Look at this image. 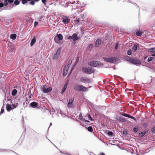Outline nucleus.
Returning <instances> with one entry per match:
<instances>
[{"label": "nucleus", "mask_w": 155, "mask_h": 155, "mask_svg": "<svg viewBox=\"0 0 155 155\" xmlns=\"http://www.w3.org/2000/svg\"><path fill=\"white\" fill-rule=\"evenodd\" d=\"M89 88L86 87L82 85L75 84L74 86V89L77 91L86 92L88 91Z\"/></svg>", "instance_id": "f257e3e1"}, {"label": "nucleus", "mask_w": 155, "mask_h": 155, "mask_svg": "<svg viewBox=\"0 0 155 155\" xmlns=\"http://www.w3.org/2000/svg\"><path fill=\"white\" fill-rule=\"evenodd\" d=\"M80 81L83 82L86 84H88L89 88L91 87L93 85H92L93 80L92 78H81Z\"/></svg>", "instance_id": "f03ea898"}, {"label": "nucleus", "mask_w": 155, "mask_h": 155, "mask_svg": "<svg viewBox=\"0 0 155 155\" xmlns=\"http://www.w3.org/2000/svg\"><path fill=\"white\" fill-rule=\"evenodd\" d=\"M82 70L85 73L88 74H90L91 73H94L95 71L94 68L91 67H89L87 68L83 67L82 68Z\"/></svg>", "instance_id": "7ed1b4c3"}, {"label": "nucleus", "mask_w": 155, "mask_h": 155, "mask_svg": "<svg viewBox=\"0 0 155 155\" xmlns=\"http://www.w3.org/2000/svg\"><path fill=\"white\" fill-rule=\"evenodd\" d=\"M104 60L106 61L111 63H115L117 61V59L114 57L110 58L103 57Z\"/></svg>", "instance_id": "20e7f679"}, {"label": "nucleus", "mask_w": 155, "mask_h": 155, "mask_svg": "<svg viewBox=\"0 0 155 155\" xmlns=\"http://www.w3.org/2000/svg\"><path fill=\"white\" fill-rule=\"evenodd\" d=\"M46 85H43L41 86V90L43 93H48L51 92L52 90L51 87H48L46 88Z\"/></svg>", "instance_id": "39448f33"}, {"label": "nucleus", "mask_w": 155, "mask_h": 155, "mask_svg": "<svg viewBox=\"0 0 155 155\" xmlns=\"http://www.w3.org/2000/svg\"><path fill=\"white\" fill-rule=\"evenodd\" d=\"M101 62L99 61H94L89 62L88 64L91 66L97 67L101 65Z\"/></svg>", "instance_id": "423d86ee"}, {"label": "nucleus", "mask_w": 155, "mask_h": 155, "mask_svg": "<svg viewBox=\"0 0 155 155\" xmlns=\"http://www.w3.org/2000/svg\"><path fill=\"white\" fill-rule=\"evenodd\" d=\"M70 19L69 17L64 16L62 18V22L64 24H67L69 23L70 21Z\"/></svg>", "instance_id": "0eeeda50"}, {"label": "nucleus", "mask_w": 155, "mask_h": 155, "mask_svg": "<svg viewBox=\"0 0 155 155\" xmlns=\"http://www.w3.org/2000/svg\"><path fill=\"white\" fill-rule=\"evenodd\" d=\"M30 106L31 107L35 108H38L41 107V106H39L38 103L35 102H32L30 104Z\"/></svg>", "instance_id": "6e6552de"}, {"label": "nucleus", "mask_w": 155, "mask_h": 155, "mask_svg": "<svg viewBox=\"0 0 155 155\" xmlns=\"http://www.w3.org/2000/svg\"><path fill=\"white\" fill-rule=\"evenodd\" d=\"M61 49L59 48L57 50V52L52 57L53 59H56L58 58L61 53Z\"/></svg>", "instance_id": "1a4fd4ad"}, {"label": "nucleus", "mask_w": 155, "mask_h": 155, "mask_svg": "<svg viewBox=\"0 0 155 155\" xmlns=\"http://www.w3.org/2000/svg\"><path fill=\"white\" fill-rule=\"evenodd\" d=\"M121 115L123 116L124 117H127L130 118H131L132 119L134 120L136 122H137V121L136 120V119L134 117H133L132 116H131V115L129 114H127L125 113L122 112L121 114Z\"/></svg>", "instance_id": "9d476101"}, {"label": "nucleus", "mask_w": 155, "mask_h": 155, "mask_svg": "<svg viewBox=\"0 0 155 155\" xmlns=\"http://www.w3.org/2000/svg\"><path fill=\"white\" fill-rule=\"evenodd\" d=\"M57 38H58L59 40H62L63 39L62 35L61 34H59L57 35V37H56V36L54 38V40L55 42L56 43H58Z\"/></svg>", "instance_id": "9b49d317"}, {"label": "nucleus", "mask_w": 155, "mask_h": 155, "mask_svg": "<svg viewBox=\"0 0 155 155\" xmlns=\"http://www.w3.org/2000/svg\"><path fill=\"white\" fill-rule=\"evenodd\" d=\"M68 69V68H66V67H64L63 72V75L64 77L67 74Z\"/></svg>", "instance_id": "f8f14e48"}, {"label": "nucleus", "mask_w": 155, "mask_h": 155, "mask_svg": "<svg viewBox=\"0 0 155 155\" xmlns=\"http://www.w3.org/2000/svg\"><path fill=\"white\" fill-rule=\"evenodd\" d=\"M74 99L73 98H70L69 99L68 104V107H71V105L74 101Z\"/></svg>", "instance_id": "ddd939ff"}, {"label": "nucleus", "mask_w": 155, "mask_h": 155, "mask_svg": "<svg viewBox=\"0 0 155 155\" xmlns=\"http://www.w3.org/2000/svg\"><path fill=\"white\" fill-rule=\"evenodd\" d=\"M147 131V130H144L143 132L139 133V137H143L145 135Z\"/></svg>", "instance_id": "4468645a"}, {"label": "nucleus", "mask_w": 155, "mask_h": 155, "mask_svg": "<svg viewBox=\"0 0 155 155\" xmlns=\"http://www.w3.org/2000/svg\"><path fill=\"white\" fill-rule=\"evenodd\" d=\"M101 42V40L99 39H97L95 43V46L96 47H98Z\"/></svg>", "instance_id": "2eb2a0df"}, {"label": "nucleus", "mask_w": 155, "mask_h": 155, "mask_svg": "<svg viewBox=\"0 0 155 155\" xmlns=\"http://www.w3.org/2000/svg\"><path fill=\"white\" fill-rule=\"evenodd\" d=\"M138 45H139L138 44H137V45H134L132 48V51L133 52H135L137 50Z\"/></svg>", "instance_id": "dca6fc26"}, {"label": "nucleus", "mask_w": 155, "mask_h": 155, "mask_svg": "<svg viewBox=\"0 0 155 155\" xmlns=\"http://www.w3.org/2000/svg\"><path fill=\"white\" fill-rule=\"evenodd\" d=\"M6 108L7 111L8 112L10 111L12 109L11 106L8 104H7Z\"/></svg>", "instance_id": "f3484780"}, {"label": "nucleus", "mask_w": 155, "mask_h": 155, "mask_svg": "<svg viewBox=\"0 0 155 155\" xmlns=\"http://www.w3.org/2000/svg\"><path fill=\"white\" fill-rule=\"evenodd\" d=\"M36 41V39L35 37H34L31 41L30 43V45L31 46H32L35 43Z\"/></svg>", "instance_id": "a211bd4d"}, {"label": "nucleus", "mask_w": 155, "mask_h": 155, "mask_svg": "<svg viewBox=\"0 0 155 155\" xmlns=\"http://www.w3.org/2000/svg\"><path fill=\"white\" fill-rule=\"evenodd\" d=\"M17 93V91L16 89H14L12 91V94L13 96H15Z\"/></svg>", "instance_id": "6ab92c4d"}, {"label": "nucleus", "mask_w": 155, "mask_h": 155, "mask_svg": "<svg viewBox=\"0 0 155 155\" xmlns=\"http://www.w3.org/2000/svg\"><path fill=\"white\" fill-rule=\"evenodd\" d=\"M72 37H73V41H76L78 39V37L77 36V34L75 33H74L73 34Z\"/></svg>", "instance_id": "aec40b11"}, {"label": "nucleus", "mask_w": 155, "mask_h": 155, "mask_svg": "<svg viewBox=\"0 0 155 155\" xmlns=\"http://www.w3.org/2000/svg\"><path fill=\"white\" fill-rule=\"evenodd\" d=\"M67 84H64V86L62 88V91H61V93H63L66 90L67 87Z\"/></svg>", "instance_id": "412c9836"}, {"label": "nucleus", "mask_w": 155, "mask_h": 155, "mask_svg": "<svg viewBox=\"0 0 155 155\" xmlns=\"http://www.w3.org/2000/svg\"><path fill=\"white\" fill-rule=\"evenodd\" d=\"M71 62H72L71 60H69L67 64V65H65L64 67H66V68H69L70 67V66Z\"/></svg>", "instance_id": "4be33fe9"}, {"label": "nucleus", "mask_w": 155, "mask_h": 155, "mask_svg": "<svg viewBox=\"0 0 155 155\" xmlns=\"http://www.w3.org/2000/svg\"><path fill=\"white\" fill-rule=\"evenodd\" d=\"M18 105V103H16L15 104H12L11 106L12 109H14L16 108Z\"/></svg>", "instance_id": "5701e85b"}, {"label": "nucleus", "mask_w": 155, "mask_h": 155, "mask_svg": "<svg viewBox=\"0 0 155 155\" xmlns=\"http://www.w3.org/2000/svg\"><path fill=\"white\" fill-rule=\"evenodd\" d=\"M143 33V32H142V31H139L136 32V34L137 36H140Z\"/></svg>", "instance_id": "b1692460"}, {"label": "nucleus", "mask_w": 155, "mask_h": 155, "mask_svg": "<svg viewBox=\"0 0 155 155\" xmlns=\"http://www.w3.org/2000/svg\"><path fill=\"white\" fill-rule=\"evenodd\" d=\"M16 36L15 34H12L11 35V38L13 40H15L16 38Z\"/></svg>", "instance_id": "393cba45"}, {"label": "nucleus", "mask_w": 155, "mask_h": 155, "mask_svg": "<svg viewBox=\"0 0 155 155\" xmlns=\"http://www.w3.org/2000/svg\"><path fill=\"white\" fill-rule=\"evenodd\" d=\"M132 62L134 64H138L139 61L137 60L132 59Z\"/></svg>", "instance_id": "a878e982"}, {"label": "nucleus", "mask_w": 155, "mask_h": 155, "mask_svg": "<svg viewBox=\"0 0 155 155\" xmlns=\"http://www.w3.org/2000/svg\"><path fill=\"white\" fill-rule=\"evenodd\" d=\"M148 51L150 52L154 53L155 52V48H153L148 49Z\"/></svg>", "instance_id": "bb28decb"}, {"label": "nucleus", "mask_w": 155, "mask_h": 155, "mask_svg": "<svg viewBox=\"0 0 155 155\" xmlns=\"http://www.w3.org/2000/svg\"><path fill=\"white\" fill-rule=\"evenodd\" d=\"M118 120H119L123 122H124L126 121L125 119L122 117H119Z\"/></svg>", "instance_id": "cd10ccee"}, {"label": "nucleus", "mask_w": 155, "mask_h": 155, "mask_svg": "<svg viewBox=\"0 0 155 155\" xmlns=\"http://www.w3.org/2000/svg\"><path fill=\"white\" fill-rule=\"evenodd\" d=\"M87 129L88 131L90 132H92L93 131V129L92 126H89Z\"/></svg>", "instance_id": "c85d7f7f"}, {"label": "nucleus", "mask_w": 155, "mask_h": 155, "mask_svg": "<svg viewBox=\"0 0 155 155\" xmlns=\"http://www.w3.org/2000/svg\"><path fill=\"white\" fill-rule=\"evenodd\" d=\"M79 119L82 121H84V118L82 116L81 114V113L79 115Z\"/></svg>", "instance_id": "c756f323"}, {"label": "nucleus", "mask_w": 155, "mask_h": 155, "mask_svg": "<svg viewBox=\"0 0 155 155\" xmlns=\"http://www.w3.org/2000/svg\"><path fill=\"white\" fill-rule=\"evenodd\" d=\"M133 131L134 133H137L138 130V127H135L133 128Z\"/></svg>", "instance_id": "7c9ffc66"}, {"label": "nucleus", "mask_w": 155, "mask_h": 155, "mask_svg": "<svg viewBox=\"0 0 155 155\" xmlns=\"http://www.w3.org/2000/svg\"><path fill=\"white\" fill-rule=\"evenodd\" d=\"M107 134L110 137H112L113 136V133L112 131H108L107 133Z\"/></svg>", "instance_id": "2f4dec72"}, {"label": "nucleus", "mask_w": 155, "mask_h": 155, "mask_svg": "<svg viewBox=\"0 0 155 155\" xmlns=\"http://www.w3.org/2000/svg\"><path fill=\"white\" fill-rule=\"evenodd\" d=\"M19 2L18 0H16L14 2V4L15 5H19Z\"/></svg>", "instance_id": "473e14b6"}, {"label": "nucleus", "mask_w": 155, "mask_h": 155, "mask_svg": "<svg viewBox=\"0 0 155 155\" xmlns=\"http://www.w3.org/2000/svg\"><path fill=\"white\" fill-rule=\"evenodd\" d=\"M93 47V45L92 44H91L89 45V46L87 47V49L88 50H91Z\"/></svg>", "instance_id": "72a5a7b5"}, {"label": "nucleus", "mask_w": 155, "mask_h": 155, "mask_svg": "<svg viewBox=\"0 0 155 155\" xmlns=\"http://www.w3.org/2000/svg\"><path fill=\"white\" fill-rule=\"evenodd\" d=\"M8 1L7 0H5L4 2V5L5 6H7L8 5Z\"/></svg>", "instance_id": "f704fd0d"}, {"label": "nucleus", "mask_w": 155, "mask_h": 155, "mask_svg": "<svg viewBox=\"0 0 155 155\" xmlns=\"http://www.w3.org/2000/svg\"><path fill=\"white\" fill-rule=\"evenodd\" d=\"M87 117L89 120L91 121H93L94 120L92 119L91 116L90 114H88L87 116Z\"/></svg>", "instance_id": "c9c22d12"}, {"label": "nucleus", "mask_w": 155, "mask_h": 155, "mask_svg": "<svg viewBox=\"0 0 155 155\" xmlns=\"http://www.w3.org/2000/svg\"><path fill=\"white\" fill-rule=\"evenodd\" d=\"M151 83H152L153 84H155V78H152L151 79Z\"/></svg>", "instance_id": "e433bc0d"}, {"label": "nucleus", "mask_w": 155, "mask_h": 155, "mask_svg": "<svg viewBox=\"0 0 155 155\" xmlns=\"http://www.w3.org/2000/svg\"><path fill=\"white\" fill-rule=\"evenodd\" d=\"M123 134L124 135L126 136L127 134V132L126 130H124L123 131Z\"/></svg>", "instance_id": "4c0bfd02"}, {"label": "nucleus", "mask_w": 155, "mask_h": 155, "mask_svg": "<svg viewBox=\"0 0 155 155\" xmlns=\"http://www.w3.org/2000/svg\"><path fill=\"white\" fill-rule=\"evenodd\" d=\"M4 111V107H2L1 110L0 112V114H2Z\"/></svg>", "instance_id": "58836bf2"}, {"label": "nucleus", "mask_w": 155, "mask_h": 155, "mask_svg": "<svg viewBox=\"0 0 155 155\" xmlns=\"http://www.w3.org/2000/svg\"><path fill=\"white\" fill-rule=\"evenodd\" d=\"M153 59V58L151 57H150L148 58L147 61L148 62L152 60Z\"/></svg>", "instance_id": "ea45409f"}, {"label": "nucleus", "mask_w": 155, "mask_h": 155, "mask_svg": "<svg viewBox=\"0 0 155 155\" xmlns=\"http://www.w3.org/2000/svg\"><path fill=\"white\" fill-rule=\"evenodd\" d=\"M127 54L128 55H130L131 54V50H129L127 51Z\"/></svg>", "instance_id": "a19ab883"}, {"label": "nucleus", "mask_w": 155, "mask_h": 155, "mask_svg": "<svg viewBox=\"0 0 155 155\" xmlns=\"http://www.w3.org/2000/svg\"><path fill=\"white\" fill-rule=\"evenodd\" d=\"M42 2L45 5H46V2H47L46 0H41Z\"/></svg>", "instance_id": "79ce46f5"}, {"label": "nucleus", "mask_w": 155, "mask_h": 155, "mask_svg": "<svg viewBox=\"0 0 155 155\" xmlns=\"http://www.w3.org/2000/svg\"><path fill=\"white\" fill-rule=\"evenodd\" d=\"M8 2L11 3L13 2L14 0H7Z\"/></svg>", "instance_id": "37998d69"}, {"label": "nucleus", "mask_w": 155, "mask_h": 155, "mask_svg": "<svg viewBox=\"0 0 155 155\" xmlns=\"http://www.w3.org/2000/svg\"><path fill=\"white\" fill-rule=\"evenodd\" d=\"M136 80V79H135V78H134V80L132 81H130V83H136L135 82V81Z\"/></svg>", "instance_id": "c03bdc74"}, {"label": "nucleus", "mask_w": 155, "mask_h": 155, "mask_svg": "<svg viewBox=\"0 0 155 155\" xmlns=\"http://www.w3.org/2000/svg\"><path fill=\"white\" fill-rule=\"evenodd\" d=\"M151 131L152 132H154L155 133V128L154 127H153L151 129Z\"/></svg>", "instance_id": "a18cd8bd"}, {"label": "nucleus", "mask_w": 155, "mask_h": 155, "mask_svg": "<svg viewBox=\"0 0 155 155\" xmlns=\"http://www.w3.org/2000/svg\"><path fill=\"white\" fill-rule=\"evenodd\" d=\"M4 6V4L2 3H0V7H3Z\"/></svg>", "instance_id": "49530a36"}, {"label": "nucleus", "mask_w": 155, "mask_h": 155, "mask_svg": "<svg viewBox=\"0 0 155 155\" xmlns=\"http://www.w3.org/2000/svg\"><path fill=\"white\" fill-rule=\"evenodd\" d=\"M38 25V22L37 21H35L34 23V26H36Z\"/></svg>", "instance_id": "de8ad7c7"}, {"label": "nucleus", "mask_w": 155, "mask_h": 155, "mask_svg": "<svg viewBox=\"0 0 155 155\" xmlns=\"http://www.w3.org/2000/svg\"><path fill=\"white\" fill-rule=\"evenodd\" d=\"M68 38L69 39H72L73 40V37H72V36H69L68 37Z\"/></svg>", "instance_id": "09e8293b"}, {"label": "nucleus", "mask_w": 155, "mask_h": 155, "mask_svg": "<svg viewBox=\"0 0 155 155\" xmlns=\"http://www.w3.org/2000/svg\"><path fill=\"white\" fill-rule=\"evenodd\" d=\"M69 79L67 80L66 81V82H65V84H67V86H68V83L69 82Z\"/></svg>", "instance_id": "8fccbe9b"}, {"label": "nucleus", "mask_w": 155, "mask_h": 155, "mask_svg": "<svg viewBox=\"0 0 155 155\" xmlns=\"http://www.w3.org/2000/svg\"><path fill=\"white\" fill-rule=\"evenodd\" d=\"M147 124H146V123L143 124V126L144 127H147Z\"/></svg>", "instance_id": "3c124183"}, {"label": "nucleus", "mask_w": 155, "mask_h": 155, "mask_svg": "<svg viewBox=\"0 0 155 155\" xmlns=\"http://www.w3.org/2000/svg\"><path fill=\"white\" fill-rule=\"evenodd\" d=\"M118 44H116V46H115V49H117L118 47Z\"/></svg>", "instance_id": "603ef678"}, {"label": "nucleus", "mask_w": 155, "mask_h": 155, "mask_svg": "<svg viewBox=\"0 0 155 155\" xmlns=\"http://www.w3.org/2000/svg\"><path fill=\"white\" fill-rule=\"evenodd\" d=\"M0 151H7L6 149H0Z\"/></svg>", "instance_id": "864d4df0"}, {"label": "nucleus", "mask_w": 155, "mask_h": 155, "mask_svg": "<svg viewBox=\"0 0 155 155\" xmlns=\"http://www.w3.org/2000/svg\"><path fill=\"white\" fill-rule=\"evenodd\" d=\"M14 50V48H12V49H9V50L11 51V52H12L13 51V50Z\"/></svg>", "instance_id": "5fc2aeb1"}, {"label": "nucleus", "mask_w": 155, "mask_h": 155, "mask_svg": "<svg viewBox=\"0 0 155 155\" xmlns=\"http://www.w3.org/2000/svg\"><path fill=\"white\" fill-rule=\"evenodd\" d=\"M78 61H79V58L78 57L76 59V63L78 62Z\"/></svg>", "instance_id": "6e6d98bb"}, {"label": "nucleus", "mask_w": 155, "mask_h": 155, "mask_svg": "<svg viewBox=\"0 0 155 155\" xmlns=\"http://www.w3.org/2000/svg\"><path fill=\"white\" fill-rule=\"evenodd\" d=\"M84 121L85 122H87V123H89L90 122L87 120H85L84 119Z\"/></svg>", "instance_id": "4d7b16f0"}, {"label": "nucleus", "mask_w": 155, "mask_h": 155, "mask_svg": "<svg viewBox=\"0 0 155 155\" xmlns=\"http://www.w3.org/2000/svg\"><path fill=\"white\" fill-rule=\"evenodd\" d=\"M105 155V154L103 153H100V155Z\"/></svg>", "instance_id": "13d9d810"}, {"label": "nucleus", "mask_w": 155, "mask_h": 155, "mask_svg": "<svg viewBox=\"0 0 155 155\" xmlns=\"http://www.w3.org/2000/svg\"><path fill=\"white\" fill-rule=\"evenodd\" d=\"M103 81L104 82V84H107L108 83L107 82H105V79L104 80H103Z\"/></svg>", "instance_id": "bf43d9fd"}, {"label": "nucleus", "mask_w": 155, "mask_h": 155, "mask_svg": "<svg viewBox=\"0 0 155 155\" xmlns=\"http://www.w3.org/2000/svg\"><path fill=\"white\" fill-rule=\"evenodd\" d=\"M10 150L11 151H12L13 152H14L17 155H18V154L17 153H15V152H14L12 150Z\"/></svg>", "instance_id": "052dcab7"}, {"label": "nucleus", "mask_w": 155, "mask_h": 155, "mask_svg": "<svg viewBox=\"0 0 155 155\" xmlns=\"http://www.w3.org/2000/svg\"><path fill=\"white\" fill-rule=\"evenodd\" d=\"M52 125V123H51L50 124V126H49V127H50V126H51Z\"/></svg>", "instance_id": "680f3d73"}, {"label": "nucleus", "mask_w": 155, "mask_h": 155, "mask_svg": "<svg viewBox=\"0 0 155 155\" xmlns=\"http://www.w3.org/2000/svg\"><path fill=\"white\" fill-rule=\"evenodd\" d=\"M152 55V56H155V53L153 54Z\"/></svg>", "instance_id": "e2e57ef3"}, {"label": "nucleus", "mask_w": 155, "mask_h": 155, "mask_svg": "<svg viewBox=\"0 0 155 155\" xmlns=\"http://www.w3.org/2000/svg\"><path fill=\"white\" fill-rule=\"evenodd\" d=\"M29 78H25V79H26V80H28V79H29Z\"/></svg>", "instance_id": "0e129e2a"}, {"label": "nucleus", "mask_w": 155, "mask_h": 155, "mask_svg": "<svg viewBox=\"0 0 155 155\" xmlns=\"http://www.w3.org/2000/svg\"><path fill=\"white\" fill-rule=\"evenodd\" d=\"M29 97L30 98H31V94H30V96H29Z\"/></svg>", "instance_id": "69168bd1"}, {"label": "nucleus", "mask_w": 155, "mask_h": 155, "mask_svg": "<svg viewBox=\"0 0 155 155\" xmlns=\"http://www.w3.org/2000/svg\"><path fill=\"white\" fill-rule=\"evenodd\" d=\"M121 80L122 81H123L124 80V79L123 78H121Z\"/></svg>", "instance_id": "338daca9"}, {"label": "nucleus", "mask_w": 155, "mask_h": 155, "mask_svg": "<svg viewBox=\"0 0 155 155\" xmlns=\"http://www.w3.org/2000/svg\"><path fill=\"white\" fill-rule=\"evenodd\" d=\"M77 22H79V20H77Z\"/></svg>", "instance_id": "774afa93"}]
</instances>
